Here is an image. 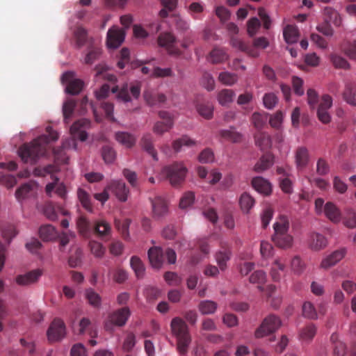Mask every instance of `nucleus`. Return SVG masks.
Instances as JSON below:
<instances>
[{
	"label": "nucleus",
	"instance_id": "f257e3e1",
	"mask_svg": "<svg viewBox=\"0 0 356 356\" xmlns=\"http://www.w3.org/2000/svg\"><path fill=\"white\" fill-rule=\"evenodd\" d=\"M48 135H42L31 143L24 144L19 147L18 153L22 160L25 162L35 163L36 160L46 152L47 145L58 138V134L50 127L47 128Z\"/></svg>",
	"mask_w": 356,
	"mask_h": 356
},
{
	"label": "nucleus",
	"instance_id": "f03ea898",
	"mask_svg": "<svg viewBox=\"0 0 356 356\" xmlns=\"http://www.w3.org/2000/svg\"><path fill=\"white\" fill-rule=\"evenodd\" d=\"M170 328L173 335L177 338L178 351L179 353L185 355L188 352V346L191 342L188 325L183 319L175 317L171 321Z\"/></svg>",
	"mask_w": 356,
	"mask_h": 356
},
{
	"label": "nucleus",
	"instance_id": "7ed1b4c3",
	"mask_svg": "<svg viewBox=\"0 0 356 356\" xmlns=\"http://www.w3.org/2000/svg\"><path fill=\"white\" fill-rule=\"evenodd\" d=\"M162 174L174 187L180 186L185 181L188 169L182 162H174L162 169Z\"/></svg>",
	"mask_w": 356,
	"mask_h": 356
},
{
	"label": "nucleus",
	"instance_id": "20e7f679",
	"mask_svg": "<svg viewBox=\"0 0 356 356\" xmlns=\"http://www.w3.org/2000/svg\"><path fill=\"white\" fill-rule=\"evenodd\" d=\"M289 227V222L285 218H281L273 225L275 234L272 238L275 244L280 248H290L293 245V237L288 234Z\"/></svg>",
	"mask_w": 356,
	"mask_h": 356
},
{
	"label": "nucleus",
	"instance_id": "39448f33",
	"mask_svg": "<svg viewBox=\"0 0 356 356\" xmlns=\"http://www.w3.org/2000/svg\"><path fill=\"white\" fill-rule=\"evenodd\" d=\"M148 258L151 265L154 268H159L165 258L167 259L169 264H175L177 254L172 248H168L163 250V249L159 247H153L148 250Z\"/></svg>",
	"mask_w": 356,
	"mask_h": 356
},
{
	"label": "nucleus",
	"instance_id": "423d86ee",
	"mask_svg": "<svg viewBox=\"0 0 356 356\" xmlns=\"http://www.w3.org/2000/svg\"><path fill=\"white\" fill-rule=\"evenodd\" d=\"M131 315L129 307H124L115 310L109 314L108 320L104 323V328L106 331L113 332L114 327H122L128 321Z\"/></svg>",
	"mask_w": 356,
	"mask_h": 356
},
{
	"label": "nucleus",
	"instance_id": "0eeeda50",
	"mask_svg": "<svg viewBox=\"0 0 356 356\" xmlns=\"http://www.w3.org/2000/svg\"><path fill=\"white\" fill-rule=\"evenodd\" d=\"M281 325L282 321L278 316L270 314L263 320L260 326L255 330L254 336L259 339L273 334L280 328Z\"/></svg>",
	"mask_w": 356,
	"mask_h": 356
},
{
	"label": "nucleus",
	"instance_id": "6e6552de",
	"mask_svg": "<svg viewBox=\"0 0 356 356\" xmlns=\"http://www.w3.org/2000/svg\"><path fill=\"white\" fill-rule=\"evenodd\" d=\"M61 81L67 85L66 92L72 95L79 94L83 86V82L81 79H75V74L71 71L66 72L63 74Z\"/></svg>",
	"mask_w": 356,
	"mask_h": 356
},
{
	"label": "nucleus",
	"instance_id": "1a4fd4ad",
	"mask_svg": "<svg viewBox=\"0 0 356 356\" xmlns=\"http://www.w3.org/2000/svg\"><path fill=\"white\" fill-rule=\"evenodd\" d=\"M47 338L50 342L61 340L65 335V325L60 318H55L47 330Z\"/></svg>",
	"mask_w": 356,
	"mask_h": 356
},
{
	"label": "nucleus",
	"instance_id": "9d476101",
	"mask_svg": "<svg viewBox=\"0 0 356 356\" xmlns=\"http://www.w3.org/2000/svg\"><path fill=\"white\" fill-rule=\"evenodd\" d=\"M38 189V184L34 181H30L19 187L15 193L18 202H22L35 195Z\"/></svg>",
	"mask_w": 356,
	"mask_h": 356
},
{
	"label": "nucleus",
	"instance_id": "9b49d317",
	"mask_svg": "<svg viewBox=\"0 0 356 356\" xmlns=\"http://www.w3.org/2000/svg\"><path fill=\"white\" fill-rule=\"evenodd\" d=\"M152 204V217L156 220L164 217L168 213L166 201L161 196L149 198Z\"/></svg>",
	"mask_w": 356,
	"mask_h": 356
},
{
	"label": "nucleus",
	"instance_id": "f8f14e48",
	"mask_svg": "<svg viewBox=\"0 0 356 356\" xmlns=\"http://www.w3.org/2000/svg\"><path fill=\"white\" fill-rule=\"evenodd\" d=\"M107 188L111 191L120 201H127L129 190L127 188L125 183L122 180L111 181L107 186Z\"/></svg>",
	"mask_w": 356,
	"mask_h": 356
},
{
	"label": "nucleus",
	"instance_id": "ddd939ff",
	"mask_svg": "<svg viewBox=\"0 0 356 356\" xmlns=\"http://www.w3.org/2000/svg\"><path fill=\"white\" fill-rule=\"evenodd\" d=\"M90 125V121L87 119H81L75 122L70 127V133L73 138H79L81 141H85L88 138L86 129Z\"/></svg>",
	"mask_w": 356,
	"mask_h": 356
},
{
	"label": "nucleus",
	"instance_id": "4468645a",
	"mask_svg": "<svg viewBox=\"0 0 356 356\" xmlns=\"http://www.w3.org/2000/svg\"><path fill=\"white\" fill-rule=\"evenodd\" d=\"M175 36L170 33H161L158 38V44L161 47H166L170 54L179 56L181 52L175 47Z\"/></svg>",
	"mask_w": 356,
	"mask_h": 356
},
{
	"label": "nucleus",
	"instance_id": "2eb2a0df",
	"mask_svg": "<svg viewBox=\"0 0 356 356\" xmlns=\"http://www.w3.org/2000/svg\"><path fill=\"white\" fill-rule=\"evenodd\" d=\"M125 36L124 31L122 29L113 27L107 33V45L109 48H117L124 41Z\"/></svg>",
	"mask_w": 356,
	"mask_h": 356
},
{
	"label": "nucleus",
	"instance_id": "dca6fc26",
	"mask_svg": "<svg viewBox=\"0 0 356 356\" xmlns=\"http://www.w3.org/2000/svg\"><path fill=\"white\" fill-rule=\"evenodd\" d=\"M232 257V251L230 248L225 243H220V250L215 254L216 263L221 270H225L227 267V262Z\"/></svg>",
	"mask_w": 356,
	"mask_h": 356
},
{
	"label": "nucleus",
	"instance_id": "f3484780",
	"mask_svg": "<svg viewBox=\"0 0 356 356\" xmlns=\"http://www.w3.org/2000/svg\"><path fill=\"white\" fill-rule=\"evenodd\" d=\"M143 98L146 104L149 106H160L167 100V97L164 94L152 90H145Z\"/></svg>",
	"mask_w": 356,
	"mask_h": 356
},
{
	"label": "nucleus",
	"instance_id": "a211bd4d",
	"mask_svg": "<svg viewBox=\"0 0 356 356\" xmlns=\"http://www.w3.org/2000/svg\"><path fill=\"white\" fill-rule=\"evenodd\" d=\"M347 250L345 248H341L334 251L330 255L323 259L321 264V267L327 269L340 261L346 254Z\"/></svg>",
	"mask_w": 356,
	"mask_h": 356
},
{
	"label": "nucleus",
	"instance_id": "6ab92c4d",
	"mask_svg": "<svg viewBox=\"0 0 356 356\" xmlns=\"http://www.w3.org/2000/svg\"><path fill=\"white\" fill-rule=\"evenodd\" d=\"M295 164L298 170L305 169L309 161V150L305 147H298L295 151Z\"/></svg>",
	"mask_w": 356,
	"mask_h": 356
},
{
	"label": "nucleus",
	"instance_id": "aec40b11",
	"mask_svg": "<svg viewBox=\"0 0 356 356\" xmlns=\"http://www.w3.org/2000/svg\"><path fill=\"white\" fill-rule=\"evenodd\" d=\"M42 274L41 270H33L26 274L17 276L16 282L21 286H28L37 282Z\"/></svg>",
	"mask_w": 356,
	"mask_h": 356
},
{
	"label": "nucleus",
	"instance_id": "412c9836",
	"mask_svg": "<svg viewBox=\"0 0 356 356\" xmlns=\"http://www.w3.org/2000/svg\"><path fill=\"white\" fill-rule=\"evenodd\" d=\"M309 247L315 251H318L325 248L327 245V241L326 238L316 232L310 234L308 240Z\"/></svg>",
	"mask_w": 356,
	"mask_h": 356
},
{
	"label": "nucleus",
	"instance_id": "4be33fe9",
	"mask_svg": "<svg viewBox=\"0 0 356 356\" xmlns=\"http://www.w3.org/2000/svg\"><path fill=\"white\" fill-rule=\"evenodd\" d=\"M51 178L53 180L52 182L47 184L45 187V191L49 196H51V192L56 189V193L62 198H65L66 195L65 186L62 183H58V178L54 175H51Z\"/></svg>",
	"mask_w": 356,
	"mask_h": 356
},
{
	"label": "nucleus",
	"instance_id": "5701e85b",
	"mask_svg": "<svg viewBox=\"0 0 356 356\" xmlns=\"http://www.w3.org/2000/svg\"><path fill=\"white\" fill-rule=\"evenodd\" d=\"M252 187L259 193L268 195L271 193L270 182L261 177H256L252 180Z\"/></svg>",
	"mask_w": 356,
	"mask_h": 356
},
{
	"label": "nucleus",
	"instance_id": "b1692460",
	"mask_svg": "<svg viewBox=\"0 0 356 356\" xmlns=\"http://www.w3.org/2000/svg\"><path fill=\"white\" fill-rule=\"evenodd\" d=\"M324 213L332 222L337 223L341 220V217L340 210L331 202H328L325 204Z\"/></svg>",
	"mask_w": 356,
	"mask_h": 356
},
{
	"label": "nucleus",
	"instance_id": "393cba45",
	"mask_svg": "<svg viewBox=\"0 0 356 356\" xmlns=\"http://www.w3.org/2000/svg\"><path fill=\"white\" fill-rule=\"evenodd\" d=\"M140 145L143 149L152 156L154 160L158 161L157 152L153 145L152 136L147 133L143 136L140 140Z\"/></svg>",
	"mask_w": 356,
	"mask_h": 356
},
{
	"label": "nucleus",
	"instance_id": "a878e982",
	"mask_svg": "<svg viewBox=\"0 0 356 356\" xmlns=\"http://www.w3.org/2000/svg\"><path fill=\"white\" fill-rule=\"evenodd\" d=\"M285 270L286 266L284 262L280 258L275 259L272 264L270 272L272 280L274 282L280 281Z\"/></svg>",
	"mask_w": 356,
	"mask_h": 356
},
{
	"label": "nucleus",
	"instance_id": "bb28decb",
	"mask_svg": "<svg viewBox=\"0 0 356 356\" xmlns=\"http://www.w3.org/2000/svg\"><path fill=\"white\" fill-rule=\"evenodd\" d=\"M115 140L127 148H131L134 147L136 142V138L133 134L125 132L119 131L115 135Z\"/></svg>",
	"mask_w": 356,
	"mask_h": 356
},
{
	"label": "nucleus",
	"instance_id": "cd10ccee",
	"mask_svg": "<svg viewBox=\"0 0 356 356\" xmlns=\"http://www.w3.org/2000/svg\"><path fill=\"white\" fill-rule=\"evenodd\" d=\"M230 43L233 47L245 52L251 56L257 57L258 56V53L255 51L253 47L245 43L236 37H232L231 38Z\"/></svg>",
	"mask_w": 356,
	"mask_h": 356
},
{
	"label": "nucleus",
	"instance_id": "c85d7f7f",
	"mask_svg": "<svg viewBox=\"0 0 356 356\" xmlns=\"http://www.w3.org/2000/svg\"><path fill=\"white\" fill-rule=\"evenodd\" d=\"M92 230L99 237L103 238L110 235L111 228L107 222L101 220L95 222Z\"/></svg>",
	"mask_w": 356,
	"mask_h": 356
},
{
	"label": "nucleus",
	"instance_id": "c756f323",
	"mask_svg": "<svg viewBox=\"0 0 356 356\" xmlns=\"http://www.w3.org/2000/svg\"><path fill=\"white\" fill-rule=\"evenodd\" d=\"M273 156L267 153L264 154L259 161L255 164L254 169L257 172H261L268 169L273 164Z\"/></svg>",
	"mask_w": 356,
	"mask_h": 356
},
{
	"label": "nucleus",
	"instance_id": "7c9ffc66",
	"mask_svg": "<svg viewBox=\"0 0 356 356\" xmlns=\"http://www.w3.org/2000/svg\"><path fill=\"white\" fill-rule=\"evenodd\" d=\"M343 99L349 104L356 106V83H347L343 93Z\"/></svg>",
	"mask_w": 356,
	"mask_h": 356
},
{
	"label": "nucleus",
	"instance_id": "2f4dec72",
	"mask_svg": "<svg viewBox=\"0 0 356 356\" xmlns=\"http://www.w3.org/2000/svg\"><path fill=\"white\" fill-rule=\"evenodd\" d=\"M196 110L200 115L207 120H210L213 118V106L209 102L197 103L196 104Z\"/></svg>",
	"mask_w": 356,
	"mask_h": 356
},
{
	"label": "nucleus",
	"instance_id": "473e14b6",
	"mask_svg": "<svg viewBox=\"0 0 356 356\" xmlns=\"http://www.w3.org/2000/svg\"><path fill=\"white\" fill-rule=\"evenodd\" d=\"M330 340L333 343V355L345 356L346 355V346L343 342L339 340L338 335L335 333L332 334Z\"/></svg>",
	"mask_w": 356,
	"mask_h": 356
},
{
	"label": "nucleus",
	"instance_id": "72a5a7b5",
	"mask_svg": "<svg viewBox=\"0 0 356 356\" xmlns=\"http://www.w3.org/2000/svg\"><path fill=\"white\" fill-rule=\"evenodd\" d=\"M324 21L329 23L332 22L335 26H339L341 19L339 14L331 7H325L323 10Z\"/></svg>",
	"mask_w": 356,
	"mask_h": 356
},
{
	"label": "nucleus",
	"instance_id": "f704fd0d",
	"mask_svg": "<svg viewBox=\"0 0 356 356\" xmlns=\"http://www.w3.org/2000/svg\"><path fill=\"white\" fill-rule=\"evenodd\" d=\"M95 70H96V77H102L111 83L116 81V76L107 72L108 67L106 64L100 63L95 67Z\"/></svg>",
	"mask_w": 356,
	"mask_h": 356
},
{
	"label": "nucleus",
	"instance_id": "c9c22d12",
	"mask_svg": "<svg viewBox=\"0 0 356 356\" xmlns=\"http://www.w3.org/2000/svg\"><path fill=\"white\" fill-rule=\"evenodd\" d=\"M228 58L227 54L223 49L214 48L209 54V60L213 64L220 63Z\"/></svg>",
	"mask_w": 356,
	"mask_h": 356
},
{
	"label": "nucleus",
	"instance_id": "e433bc0d",
	"mask_svg": "<svg viewBox=\"0 0 356 356\" xmlns=\"http://www.w3.org/2000/svg\"><path fill=\"white\" fill-rule=\"evenodd\" d=\"M40 238L44 241H49L54 239L57 236L55 228L51 225L41 226L39 230Z\"/></svg>",
	"mask_w": 356,
	"mask_h": 356
},
{
	"label": "nucleus",
	"instance_id": "4c0bfd02",
	"mask_svg": "<svg viewBox=\"0 0 356 356\" xmlns=\"http://www.w3.org/2000/svg\"><path fill=\"white\" fill-rule=\"evenodd\" d=\"M283 35L287 43H295L298 39V30L293 25H287L284 29Z\"/></svg>",
	"mask_w": 356,
	"mask_h": 356
},
{
	"label": "nucleus",
	"instance_id": "58836bf2",
	"mask_svg": "<svg viewBox=\"0 0 356 356\" xmlns=\"http://www.w3.org/2000/svg\"><path fill=\"white\" fill-rule=\"evenodd\" d=\"M196 141L191 139L187 136H184L181 138L175 140L172 143V148L175 152L181 151L183 146L192 147L196 145Z\"/></svg>",
	"mask_w": 356,
	"mask_h": 356
},
{
	"label": "nucleus",
	"instance_id": "ea45409f",
	"mask_svg": "<svg viewBox=\"0 0 356 356\" xmlns=\"http://www.w3.org/2000/svg\"><path fill=\"white\" fill-rule=\"evenodd\" d=\"M218 305L216 302L211 300H202L198 305V309L203 315H208L213 314Z\"/></svg>",
	"mask_w": 356,
	"mask_h": 356
},
{
	"label": "nucleus",
	"instance_id": "a19ab883",
	"mask_svg": "<svg viewBox=\"0 0 356 356\" xmlns=\"http://www.w3.org/2000/svg\"><path fill=\"white\" fill-rule=\"evenodd\" d=\"M256 145L261 149H266L271 145L270 136L264 132H258L254 136Z\"/></svg>",
	"mask_w": 356,
	"mask_h": 356
},
{
	"label": "nucleus",
	"instance_id": "79ce46f5",
	"mask_svg": "<svg viewBox=\"0 0 356 356\" xmlns=\"http://www.w3.org/2000/svg\"><path fill=\"white\" fill-rule=\"evenodd\" d=\"M102 54V49L97 46H91L86 55L84 62L86 64L91 65L98 60Z\"/></svg>",
	"mask_w": 356,
	"mask_h": 356
},
{
	"label": "nucleus",
	"instance_id": "37998d69",
	"mask_svg": "<svg viewBox=\"0 0 356 356\" xmlns=\"http://www.w3.org/2000/svg\"><path fill=\"white\" fill-rule=\"evenodd\" d=\"M254 198L247 193H243L240 197L239 204L242 211L248 213L254 205Z\"/></svg>",
	"mask_w": 356,
	"mask_h": 356
},
{
	"label": "nucleus",
	"instance_id": "c03bdc74",
	"mask_svg": "<svg viewBox=\"0 0 356 356\" xmlns=\"http://www.w3.org/2000/svg\"><path fill=\"white\" fill-rule=\"evenodd\" d=\"M234 92L231 89H223L218 95V100L220 105L225 106L233 102Z\"/></svg>",
	"mask_w": 356,
	"mask_h": 356
},
{
	"label": "nucleus",
	"instance_id": "a18cd8bd",
	"mask_svg": "<svg viewBox=\"0 0 356 356\" xmlns=\"http://www.w3.org/2000/svg\"><path fill=\"white\" fill-rule=\"evenodd\" d=\"M86 298L89 304L95 308H99L101 306V296L92 289H88L86 291Z\"/></svg>",
	"mask_w": 356,
	"mask_h": 356
},
{
	"label": "nucleus",
	"instance_id": "49530a36",
	"mask_svg": "<svg viewBox=\"0 0 356 356\" xmlns=\"http://www.w3.org/2000/svg\"><path fill=\"white\" fill-rule=\"evenodd\" d=\"M77 196L83 207L88 211L92 212V206L89 194L83 189L79 188L77 191Z\"/></svg>",
	"mask_w": 356,
	"mask_h": 356
},
{
	"label": "nucleus",
	"instance_id": "de8ad7c7",
	"mask_svg": "<svg viewBox=\"0 0 356 356\" xmlns=\"http://www.w3.org/2000/svg\"><path fill=\"white\" fill-rule=\"evenodd\" d=\"M76 106V102L72 99H67L63 104V113L64 120L66 123H68V120L72 117L74 108Z\"/></svg>",
	"mask_w": 356,
	"mask_h": 356
},
{
	"label": "nucleus",
	"instance_id": "09e8293b",
	"mask_svg": "<svg viewBox=\"0 0 356 356\" xmlns=\"http://www.w3.org/2000/svg\"><path fill=\"white\" fill-rule=\"evenodd\" d=\"M130 264L138 277H142L144 275L145 267L139 257L133 256L130 260Z\"/></svg>",
	"mask_w": 356,
	"mask_h": 356
},
{
	"label": "nucleus",
	"instance_id": "8fccbe9b",
	"mask_svg": "<svg viewBox=\"0 0 356 356\" xmlns=\"http://www.w3.org/2000/svg\"><path fill=\"white\" fill-rule=\"evenodd\" d=\"M77 227L79 232L83 236H88L92 229L90 222L84 216H80L76 222Z\"/></svg>",
	"mask_w": 356,
	"mask_h": 356
},
{
	"label": "nucleus",
	"instance_id": "3c124183",
	"mask_svg": "<svg viewBox=\"0 0 356 356\" xmlns=\"http://www.w3.org/2000/svg\"><path fill=\"white\" fill-rule=\"evenodd\" d=\"M1 235L3 238L10 243L11 240L17 235V232L15 230V227L13 225L6 224L1 227Z\"/></svg>",
	"mask_w": 356,
	"mask_h": 356
},
{
	"label": "nucleus",
	"instance_id": "603ef678",
	"mask_svg": "<svg viewBox=\"0 0 356 356\" xmlns=\"http://www.w3.org/2000/svg\"><path fill=\"white\" fill-rule=\"evenodd\" d=\"M173 122L163 121L156 122L153 127V131L156 134L162 135L165 132L168 131L173 127Z\"/></svg>",
	"mask_w": 356,
	"mask_h": 356
},
{
	"label": "nucleus",
	"instance_id": "864d4df0",
	"mask_svg": "<svg viewBox=\"0 0 356 356\" xmlns=\"http://www.w3.org/2000/svg\"><path fill=\"white\" fill-rule=\"evenodd\" d=\"M302 314L305 318L316 319L318 314L314 305L309 301L304 302L302 305Z\"/></svg>",
	"mask_w": 356,
	"mask_h": 356
},
{
	"label": "nucleus",
	"instance_id": "5fc2aeb1",
	"mask_svg": "<svg viewBox=\"0 0 356 356\" xmlns=\"http://www.w3.org/2000/svg\"><path fill=\"white\" fill-rule=\"evenodd\" d=\"M89 248L91 253L97 258H102L105 253L106 249L101 243L95 241L89 242Z\"/></svg>",
	"mask_w": 356,
	"mask_h": 356
},
{
	"label": "nucleus",
	"instance_id": "6e6d98bb",
	"mask_svg": "<svg viewBox=\"0 0 356 356\" xmlns=\"http://www.w3.org/2000/svg\"><path fill=\"white\" fill-rule=\"evenodd\" d=\"M251 120L254 126L258 129H261L268 120V114L254 113L252 115Z\"/></svg>",
	"mask_w": 356,
	"mask_h": 356
},
{
	"label": "nucleus",
	"instance_id": "4d7b16f0",
	"mask_svg": "<svg viewBox=\"0 0 356 356\" xmlns=\"http://www.w3.org/2000/svg\"><path fill=\"white\" fill-rule=\"evenodd\" d=\"M316 332V327L314 324H309L304 327L300 333L301 339L305 341H310L315 336Z\"/></svg>",
	"mask_w": 356,
	"mask_h": 356
},
{
	"label": "nucleus",
	"instance_id": "13d9d810",
	"mask_svg": "<svg viewBox=\"0 0 356 356\" xmlns=\"http://www.w3.org/2000/svg\"><path fill=\"white\" fill-rule=\"evenodd\" d=\"M343 224L348 228L356 227V213L352 209L346 210Z\"/></svg>",
	"mask_w": 356,
	"mask_h": 356
},
{
	"label": "nucleus",
	"instance_id": "bf43d9fd",
	"mask_svg": "<svg viewBox=\"0 0 356 356\" xmlns=\"http://www.w3.org/2000/svg\"><path fill=\"white\" fill-rule=\"evenodd\" d=\"M113 280L118 284L124 283L128 278L127 272L120 267H118L111 271Z\"/></svg>",
	"mask_w": 356,
	"mask_h": 356
},
{
	"label": "nucleus",
	"instance_id": "052dcab7",
	"mask_svg": "<svg viewBox=\"0 0 356 356\" xmlns=\"http://www.w3.org/2000/svg\"><path fill=\"white\" fill-rule=\"evenodd\" d=\"M102 156L105 163H113L116 157V153L113 147L105 145L102 149Z\"/></svg>",
	"mask_w": 356,
	"mask_h": 356
},
{
	"label": "nucleus",
	"instance_id": "680f3d73",
	"mask_svg": "<svg viewBox=\"0 0 356 356\" xmlns=\"http://www.w3.org/2000/svg\"><path fill=\"white\" fill-rule=\"evenodd\" d=\"M58 170L55 165L49 164L44 168L37 167L33 170V175L36 177H44L48 174H53Z\"/></svg>",
	"mask_w": 356,
	"mask_h": 356
},
{
	"label": "nucleus",
	"instance_id": "e2e57ef3",
	"mask_svg": "<svg viewBox=\"0 0 356 356\" xmlns=\"http://www.w3.org/2000/svg\"><path fill=\"white\" fill-rule=\"evenodd\" d=\"M220 136L223 138L234 143L240 142L242 138V135L233 129L222 130L220 131Z\"/></svg>",
	"mask_w": 356,
	"mask_h": 356
},
{
	"label": "nucleus",
	"instance_id": "0e129e2a",
	"mask_svg": "<svg viewBox=\"0 0 356 356\" xmlns=\"http://www.w3.org/2000/svg\"><path fill=\"white\" fill-rule=\"evenodd\" d=\"M291 267L295 274L300 275L305 269V264L302 261L300 257L295 256L291 260Z\"/></svg>",
	"mask_w": 356,
	"mask_h": 356
},
{
	"label": "nucleus",
	"instance_id": "69168bd1",
	"mask_svg": "<svg viewBox=\"0 0 356 356\" xmlns=\"http://www.w3.org/2000/svg\"><path fill=\"white\" fill-rule=\"evenodd\" d=\"M277 102L278 98L273 92L266 93L263 97L264 106L268 109H273Z\"/></svg>",
	"mask_w": 356,
	"mask_h": 356
},
{
	"label": "nucleus",
	"instance_id": "338daca9",
	"mask_svg": "<svg viewBox=\"0 0 356 356\" xmlns=\"http://www.w3.org/2000/svg\"><path fill=\"white\" fill-rule=\"evenodd\" d=\"M218 80L223 84L232 86L237 81V76L228 72H223L220 73Z\"/></svg>",
	"mask_w": 356,
	"mask_h": 356
},
{
	"label": "nucleus",
	"instance_id": "774afa93",
	"mask_svg": "<svg viewBox=\"0 0 356 356\" xmlns=\"http://www.w3.org/2000/svg\"><path fill=\"white\" fill-rule=\"evenodd\" d=\"M0 184L8 188H11L16 185L17 179L13 175L0 172Z\"/></svg>",
	"mask_w": 356,
	"mask_h": 356
}]
</instances>
